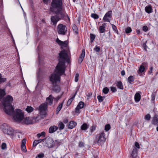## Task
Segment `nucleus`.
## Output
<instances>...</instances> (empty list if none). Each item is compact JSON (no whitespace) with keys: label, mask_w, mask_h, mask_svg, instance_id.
Instances as JSON below:
<instances>
[{"label":"nucleus","mask_w":158,"mask_h":158,"mask_svg":"<svg viewBox=\"0 0 158 158\" xmlns=\"http://www.w3.org/2000/svg\"><path fill=\"white\" fill-rule=\"evenodd\" d=\"M69 49L63 50L59 53V63L57 65L54 73L52 74L50 77V80L53 85L52 89L56 92L60 91V88L57 83L60 81V77L65 72V63L66 61L69 62L68 55Z\"/></svg>","instance_id":"obj_1"},{"label":"nucleus","mask_w":158,"mask_h":158,"mask_svg":"<svg viewBox=\"0 0 158 158\" xmlns=\"http://www.w3.org/2000/svg\"><path fill=\"white\" fill-rule=\"evenodd\" d=\"M13 101V98L12 96L8 95L4 98L2 101L4 106V111L9 115L13 114L14 112V109L11 105Z\"/></svg>","instance_id":"obj_2"},{"label":"nucleus","mask_w":158,"mask_h":158,"mask_svg":"<svg viewBox=\"0 0 158 158\" xmlns=\"http://www.w3.org/2000/svg\"><path fill=\"white\" fill-rule=\"evenodd\" d=\"M62 0H52L51 4V10L52 11H56V12H63L66 13L64 9Z\"/></svg>","instance_id":"obj_3"},{"label":"nucleus","mask_w":158,"mask_h":158,"mask_svg":"<svg viewBox=\"0 0 158 158\" xmlns=\"http://www.w3.org/2000/svg\"><path fill=\"white\" fill-rule=\"evenodd\" d=\"M56 15L52 16L51 18V23L53 25L56 26L58 22L61 19H63L65 17H66L67 20L70 21V19L69 16L66 14V13L63 12H56V11H54Z\"/></svg>","instance_id":"obj_4"},{"label":"nucleus","mask_w":158,"mask_h":158,"mask_svg":"<svg viewBox=\"0 0 158 158\" xmlns=\"http://www.w3.org/2000/svg\"><path fill=\"white\" fill-rule=\"evenodd\" d=\"M1 128L3 133L9 135L13 136L14 130L11 127L9 126L7 124L4 123L1 126Z\"/></svg>","instance_id":"obj_5"},{"label":"nucleus","mask_w":158,"mask_h":158,"mask_svg":"<svg viewBox=\"0 0 158 158\" xmlns=\"http://www.w3.org/2000/svg\"><path fill=\"white\" fill-rule=\"evenodd\" d=\"M15 112H14V114ZM13 118L16 122H21L24 118V113L20 109H17L15 114H13Z\"/></svg>","instance_id":"obj_6"},{"label":"nucleus","mask_w":158,"mask_h":158,"mask_svg":"<svg viewBox=\"0 0 158 158\" xmlns=\"http://www.w3.org/2000/svg\"><path fill=\"white\" fill-rule=\"evenodd\" d=\"M106 139L105 134L104 132L100 133L96 137V141L98 145L103 144L106 141Z\"/></svg>","instance_id":"obj_7"},{"label":"nucleus","mask_w":158,"mask_h":158,"mask_svg":"<svg viewBox=\"0 0 158 158\" xmlns=\"http://www.w3.org/2000/svg\"><path fill=\"white\" fill-rule=\"evenodd\" d=\"M40 116L32 117H26L24 118L23 120L25 123L27 124H30L38 122L39 121Z\"/></svg>","instance_id":"obj_8"},{"label":"nucleus","mask_w":158,"mask_h":158,"mask_svg":"<svg viewBox=\"0 0 158 158\" xmlns=\"http://www.w3.org/2000/svg\"><path fill=\"white\" fill-rule=\"evenodd\" d=\"M48 105L45 103H43L40 105L38 110L40 114L41 115H45L46 114L47 110Z\"/></svg>","instance_id":"obj_9"},{"label":"nucleus","mask_w":158,"mask_h":158,"mask_svg":"<svg viewBox=\"0 0 158 158\" xmlns=\"http://www.w3.org/2000/svg\"><path fill=\"white\" fill-rule=\"evenodd\" d=\"M57 31L59 34L64 35L67 31V28L65 25L60 24L57 26Z\"/></svg>","instance_id":"obj_10"},{"label":"nucleus","mask_w":158,"mask_h":158,"mask_svg":"<svg viewBox=\"0 0 158 158\" xmlns=\"http://www.w3.org/2000/svg\"><path fill=\"white\" fill-rule=\"evenodd\" d=\"M44 143L45 145L48 148H53L55 145L54 141L50 138H45Z\"/></svg>","instance_id":"obj_11"},{"label":"nucleus","mask_w":158,"mask_h":158,"mask_svg":"<svg viewBox=\"0 0 158 158\" xmlns=\"http://www.w3.org/2000/svg\"><path fill=\"white\" fill-rule=\"evenodd\" d=\"M112 11L110 10L107 12L104 16L103 20L104 22H110V18L112 17Z\"/></svg>","instance_id":"obj_12"},{"label":"nucleus","mask_w":158,"mask_h":158,"mask_svg":"<svg viewBox=\"0 0 158 158\" xmlns=\"http://www.w3.org/2000/svg\"><path fill=\"white\" fill-rule=\"evenodd\" d=\"M147 66V63L145 62H143L142 63L141 65L140 66L139 68L137 71V73L139 74L142 73L144 71L145 68Z\"/></svg>","instance_id":"obj_13"},{"label":"nucleus","mask_w":158,"mask_h":158,"mask_svg":"<svg viewBox=\"0 0 158 158\" xmlns=\"http://www.w3.org/2000/svg\"><path fill=\"white\" fill-rule=\"evenodd\" d=\"M53 97L52 95H50L49 96L46 98V103L47 105H51L53 103Z\"/></svg>","instance_id":"obj_14"},{"label":"nucleus","mask_w":158,"mask_h":158,"mask_svg":"<svg viewBox=\"0 0 158 158\" xmlns=\"http://www.w3.org/2000/svg\"><path fill=\"white\" fill-rule=\"evenodd\" d=\"M152 123L154 125L158 126V115L157 114L155 115L153 118Z\"/></svg>","instance_id":"obj_15"},{"label":"nucleus","mask_w":158,"mask_h":158,"mask_svg":"<svg viewBox=\"0 0 158 158\" xmlns=\"http://www.w3.org/2000/svg\"><path fill=\"white\" fill-rule=\"evenodd\" d=\"M106 24L107 23H104L102 26L99 27L98 31L100 33H103L105 32V28L106 27Z\"/></svg>","instance_id":"obj_16"},{"label":"nucleus","mask_w":158,"mask_h":158,"mask_svg":"<svg viewBox=\"0 0 158 158\" xmlns=\"http://www.w3.org/2000/svg\"><path fill=\"white\" fill-rule=\"evenodd\" d=\"M26 143V139H23L22 142V144L21 145V149L24 152H25L27 151L25 144Z\"/></svg>","instance_id":"obj_17"},{"label":"nucleus","mask_w":158,"mask_h":158,"mask_svg":"<svg viewBox=\"0 0 158 158\" xmlns=\"http://www.w3.org/2000/svg\"><path fill=\"white\" fill-rule=\"evenodd\" d=\"M145 10L146 12L148 13H150L152 11V6L150 4L148 5L145 7Z\"/></svg>","instance_id":"obj_18"},{"label":"nucleus","mask_w":158,"mask_h":158,"mask_svg":"<svg viewBox=\"0 0 158 158\" xmlns=\"http://www.w3.org/2000/svg\"><path fill=\"white\" fill-rule=\"evenodd\" d=\"M58 129V127L54 125L51 126L49 129V132L50 133H52L57 131Z\"/></svg>","instance_id":"obj_19"},{"label":"nucleus","mask_w":158,"mask_h":158,"mask_svg":"<svg viewBox=\"0 0 158 158\" xmlns=\"http://www.w3.org/2000/svg\"><path fill=\"white\" fill-rule=\"evenodd\" d=\"M77 123L74 121H71L69 122L68 126V128L70 129L73 128L77 125Z\"/></svg>","instance_id":"obj_20"},{"label":"nucleus","mask_w":158,"mask_h":158,"mask_svg":"<svg viewBox=\"0 0 158 158\" xmlns=\"http://www.w3.org/2000/svg\"><path fill=\"white\" fill-rule=\"evenodd\" d=\"M135 100L136 102H139L141 96L139 93L137 92L135 95Z\"/></svg>","instance_id":"obj_21"},{"label":"nucleus","mask_w":158,"mask_h":158,"mask_svg":"<svg viewBox=\"0 0 158 158\" xmlns=\"http://www.w3.org/2000/svg\"><path fill=\"white\" fill-rule=\"evenodd\" d=\"M64 125L62 122H59L58 124V127L60 131L63 129L64 128Z\"/></svg>","instance_id":"obj_22"},{"label":"nucleus","mask_w":158,"mask_h":158,"mask_svg":"<svg viewBox=\"0 0 158 158\" xmlns=\"http://www.w3.org/2000/svg\"><path fill=\"white\" fill-rule=\"evenodd\" d=\"M89 127V125L86 123H84L81 126V129L82 130H86Z\"/></svg>","instance_id":"obj_23"},{"label":"nucleus","mask_w":158,"mask_h":158,"mask_svg":"<svg viewBox=\"0 0 158 158\" xmlns=\"http://www.w3.org/2000/svg\"><path fill=\"white\" fill-rule=\"evenodd\" d=\"M137 151V148L135 147L134 148L131 154V156L132 157H134L136 156Z\"/></svg>","instance_id":"obj_24"},{"label":"nucleus","mask_w":158,"mask_h":158,"mask_svg":"<svg viewBox=\"0 0 158 158\" xmlns=\"http://www.w3.org/2000/svg\"><path fill=\"white\" fill-rule=\"evenodd\" d=\"M76 94L75 93L69 99L67 102V105L69 106L71 104L73 100L75 97V96Z\"/></svg>","instance_id":"obj_25"},{"label":"nucleus","mask_w":158,"mask_h":158,"mask_svg":"<svg viewBox=\"0 0 158 158\" xmlns=\"http://www.w3.org/2000/svg\"><path fill=\"white\" fill-rule=\"evenodd\" d=\"M117 87L120 89H123V86L122 82L121 81H118L117 82L116 84Z\"/></svg>","instance_id":"obj_26"},{"label":"nucleus","mask_w":158,"mask_h":158,"mask_svg":"<svg viewBox=\"0 0 158 158\" xmlns=\"http://www.w3.org/2000/svg\"><path fill=\"white\" fill-rule=\"evenodd\" d=\"M64 102V101L60 104L56 109V113L58 114L59 112L61 110L62 108Z\"/></svg>","instance_id":"obj_27"},{"label":"nucleus","mask_w":158,"mask_h":158,"mask_svg":"<svg viewBox=\"0 0 158 158\" xmlns=\"http://www.w3.org/2000/svg\"><path fill=\"white\" fill-rule=\"evenodd\" d=\"M134 80V78L133 76H131L128 78V81L130 84H132Z\"/></svg>","instance_id":"obj_28"},{"label":"nucleus","mask_w":158,"mask_h":158,"mask_svg":"<svg viewBox=\"0 0 158 158\" xmlns=\"http://www.w3.org/2000/svg\"><path fill=\"white\" fill-rule=\"evenodd\" d=\"M96 36L94 34L92 33H90V42L92 43L93 42Z\"/></svg>","instance_id":"obj_29"},{"label":"nucleus","mask_w":158,"mask_h":158,"mask_svg":"<svg viewBox=\"0 0 158 158\" xmlns=\"http://www.w3.org/2000/svg\"><path fill=\"white\" fill-rule=\"evenodd\" d=\"M73 29L76 34H78V28L76 25L74 24L73 26Z\"/></svg>","instance_id":"obj_30"},{"label":"nucleus","mask_w":158,"mask_h":158,"mask_svg":"<svg viewBox=\"0 0 158 158\" xmlns=\"http://www.w3.org/2000/svg\"><path fill=\"white\" fill-rule=\"evenodd\" d=\"M156 96V94L155 93H153L151 95V101L153 104L155 103V100Z\"/></svg>","instance_id":"obj_31"},{"label":"nucleus","mask_w":158,"mask_h":158,"mask_svg":"<svg viewBox=\"0 0 158 158\" xmlns=\"http://www.w3.org/2000/svg\"><path fill=\"white\" fill-rule=\"evenodd\" d=\"M85 49H83L82 50V53L80 55L79 57L83 59L85 56Z\"/></svg>","instance_id":"obj_32"},{"label":"nucleus","mask_w":158,"mask_h":158,"mask_svg":"<svg viewBox=\"0 0 158 158\" xmlns=\"http://www.w3.org/2000/svg\"><path fill=\"white\" fill-rule=\"evenodd\" d=\"M98 99L99 102H102L103 101L105 98V96L102 97L101 95H99L97 97Z\"/></svg>","instance_id":"obj_33"},{"label":"nucleus","mask_w":158,"mask_h":158,"mask_svg":"<svg viewBox=\"0 0 158 158\" xmlns=\"http://www.w3.org/2000/svg\"><path fill=\"white\" fill-rule=\"evenodd\" d=\"M26 110L28 113L32 112L33 110V109L31 106H27L26 109Z\"/></svg>","instance_id":"obj_34"},{"label":"nucleus","mask_w":158,"mask_h":158,"mask_svg":"<svg viewBox=\"0 0 158 158\" xmlns=\"http://www.w3.org/2000/svg\"><path fill=\"white\" fill-rule=\"evenodd\" d=\"M112 29L113 31L117 34H118V32L117 29L116 27L114 24H112Z\"/></svg>","instance_id":"obj_35"},{"label":"nucleus","mask_w":158,"mask_h":158,"mask_svg":"<svg viewBox=\"0 0 158 158\" xmlns=\"http://www.w3.org/2000/svg\"><path fill=\"white\" fill-rule=\"evenodd\" d=\"M91 17L94 19H97L99 18L98 15L96 14L92 13L91 15Z\"/></svg>","instance_id":"obj_36"},{"label":"nucleus","mask_w":158,"mask_h":158,"mask_svg":"<svg viewBox=\"0 0 158 158\" xmlns=\"http://www.w3.org/2000/svg\"><path fill=\"white\" fill-rule=\"evenodd\" d=\"M151 118V116L150 114H147L144 117V118L146 120L150 121Z\"/></svg>","instance_id":"obj_37"},{"label":"nucleus","mask_w":158,"mask_h":158,"mask_svg":"<svg viewBox=\"0 0 158 158\" xmlns=\"http://www.w3.org/2000/svg\"><path fill=\"white\" fill-rule=\"evenodd\" d=\"M132 31L131 28L130 27H127L125 29V32L126 34H128Z\"/></svg>","instance_id":"obj_38"},{"label":"nucleus","mask_w":158,"mask_h":158,"mask_svg":"<svg viewBox=\"0 0 158 158\" xmlns=\"http://www.w3.org/2000/svg\"><path fill=\"white\" fill-rule=\"evenodd\" d=\"M84 103L82 102H79L77 106L80 108H82L84 107Z\"/></svg>","instance_id":"obj_39"},{"label":"nucleus","mask_w":158,"mask_h":158,"mask_svg":"<svg viewBox=\"0 0 158 158\" xmlns=\"http://www.w3.org/2000/svg\"><path fill=\"white\" fill-rule=\"evenodd\" d=\"M109 89L107 87L104 88L102 90L103 93L105 94H107L109 91Z\"/></svg>","instance_id":"obj_40"},{"label":"nucleus","mask_w":158,"mask_h":158,"mask_svg":"<svg viewBox=\"0 0 158 158\" xmlns=\"http://www.w3.org/2000/svg\"><path fill=\"white\" fill-rule=\"evenodd\" d=\"M68 45V42L67 41L64 42L63 41V43H62L61 45V47H67Z\"/></svg>","instance_id":"obj_41"},{"label":"nucleus","mask_w":158,"mask_h":158,"mask_svg":"<svg viewBox=\"0 0 158 158\" xmlns=\"http://www.w3.org/2000/svg\"><path fill=\"white\" fill-rule=\"evenodd\" d=\"M1 77V74L0 73V84L5 82L6 81V78H2Z\"/></svg>","instance_id":"obj_42"},{"label":"nucleus","mask_w":158,"mask_h":158,"mask_svg":"<svg viewBox=\"0 0 158 158\" xmlns=\"http://www.w3.org/2000/svg\"><path fill=\"white\" fill-rule=\"evenodd\" d=\"M55 142L56 144H57L58 146L62 144V143L61 140H59L58 139L56 140H55Z\"/></svg>","instance_id":"obj_43"},{"label":"nucleus","mask_w":158,"mask_h":158,"mask_svg":"<svg viewBox=\"0 0 158 158\" xmlns=\"http://www.w3.org/2000/svg\"><path fill=\"white\" fill-rule=\"evenodd\" d=\"M110 128V124H107L106 125L105 127V130L106 131H108Z\"/></svg>","instance_id":"obj_44"},{"label":"nucleus","mask_w":158,"mask_h":158,"mask_svg":"<svg viewBox=\"0 0 158 158\" xmlns=\"http://www.w3.org/2000/svg\"><path fill=\"white\" fill-rule=\"evenodd\" d=\"M100 47L96 45L94 48V50L96 52H99L100 51Z\"/></svg>","instance_id":"obj_45"},{"label":"nucleus","mask_w":158,"mask_h":158,"mask_svg":"<svg viewBox=\"0 0 158 158\" xmlns=\"http://www.w3.org/2000/svg\"><path fill=\"white\" fill-rule=\"evenodd\" d=\"M44 156V155L43 153H39L37 155V156L36 157V158H37L38 157L39 158H43Z\"/></svg>","instance_id":"obj_46"},{"label":"nucleus","mask_w":158,"mask_h":158,"mask_svg":"<svg viewBox=\"0 0 158 158\" xmlns=\"http://www.w3.org/2000/svg\"><path fill=\"white\" fill-rule=\"evenodd\" d=\"M96 129V126L93 125L90 127V132L92 133Z\"/></svg>","instance_id":"obj_47"},{"label":"nucleus","mask_w":158,"mask_h":158,"mask_svg":"<svg viewBox=\"0 0 158 158\" xmlns=\"http://www.w3.org/2000/svg\"><path fill=\"white\" fill-rule=\"evenodd\" d=\"M78 146L80 148H82L84 147V143L82 141H80L79 143Z\"/></svg>","instance_id":"obj_48"},{"label":"nucleus","mask_w":158,"mask_h":158,"mask_svg":"<svg viewBox=\"0 0 158 158\" xmlns=\"http://www.w3.org/2000/svg\"><path fill=\"white\" fill-rule=\"evenodd\" d=\"M6 145L5 143H2L1 145V148L2 149H5L6 148Z\"/></svg>","instance_id":"obj_49"},{"label":"nucleus","mask_w":158,"mask_h":158,"mask_svg":"<svg viewBox=\"0 0 158 158\" xmlns=\"http://www.w3.org/2000/svg\"><path fill=\"white\" fill-rule=\"evenodd\" d=\"M56 42H57L59 45H61L62 43H63V41L60 40L58 38H57L56 40Z\"/></svg>","instance_id":"obj_50"},{"label":"nucleus","mask_w":158,"mask_h":158,"mask_svg":"<svg viewBox=\"0 0 158 158\" xmlns=\"http://www.w3.org/2000/svg\"><path fill=\"white\" fill-rule=\"evenodd\" d=\"M79 76V74L78 73H77L76 74L75 79V81L76 82H77L78 80V77Z\"/></svg>","instance_id":"obj_51"},{"label":"nucleus","mask_w":158,"mask_h":158,"mask_svg":"<svg viewBox=\"0 0 158 158\" xmlns=\"http://www.w3.org/2000/svg\"><path fill=\"white\" fill-rule=\"evenodd\" d=\"M110 90L112 92L114 93L117 91L115 87H111L110 88Z\"/></svg>","instance_id":"obj_52"},{"label":"nucleus","mask_w":158,"mask_h":158,"mask_svg":"<svg viewBox=\"0 0 158 158\" xmlns=\"http://www.w3.org/2000/svg\"><path fill=\"white\" fill-rule=\"evenodd\" d=\"M38 144V142L36 140H35L34 141L33 143V147L36 146Z\"/></svg>","instance_id":"obj_53"},{"label":"nucleus","mask_w":158,"mask_h":158,"mask_svg":"<svg viewBox=\"0 0 158 158\" xmlns=\"http://www.w3.org/2000/svg\"><path fill=\"white\" fill-rule=\"evenodd\" d=\"M80 109H81V108H80L79 107L77 106L76 108H75V113H80L79 110Z\"/></svg>","instance_id":"obj_54"},{"label":"nucleus","mask_w":158,"mask_h":158,"mask_svg":"<svg viewBox=\"0 0 158 158\" xmlns=\"http://www.w3.org/2000/svg\"><path fill=\"white\" fill-rule=\"evenodd\" d=\"M143 30L144 31H147L148 30V27L146 26H144L143 27Z\"/></svg>","instance_id":"obj_55"},{"label":"nucleus","mask_w":158,"mask_h":158,"mask_svg":"<svg viewBox=\"0 0 158 158\" xmlns=\"http://www.w3.org/2000/svg\"><path fill=\"white\" fill-rule=\"evenodd\" d=\"M37 140L38 143H39L41 142H43L44 143L45 138L43 139H39Z\"/></svg>","instance_id":"obj_56"},{"label":"nucleus","mask_w":158,"mask_h":158,"mask_svg":"<svg viewBox=\"0 0 158 158\" xmlns=\"http://www.w3.org/2000/svg\"><path fill=\"white\" fill-rule=\"evenodd\" d=\"M106 36L105 34H104L102 35V38L101 39V40H103V41H107V40H105V39L103 38L104 37H106V39L107 37H106Z\"/></svg>","instance_id":"obj_57"},{"label":"nucleus","mask_w":158,"mask_h":158,"mask_svg":"<svg viewBox=\"0 0 158 158\" xmlns=\"http://www.w3.org/2000/svg\"><path fill=\"white\" fill-rule=\"evenodd\" d=\"M153 68L152 66L150 68L149 70L148 71V74H150L152 73V72Z\"/></svg>","instance_id":"obj_58"},{"label":"nucleus","mask_w":158,"mask_h":158,"mask_svg":"<svg viewBox=\"0 0 158 158\" xmlns=\"http://www.w3.org/2000/svg\"><path fill=\"white\" fill-rule=\"evenodd\" d=\"M135 147L136 148H140V146H139V144L137 142H135Z\"/></svg>","instance_id":"obj_59"},{"label":"nucleus","mask_w":158,"mask_h":158,"mask_svg":"<svg viewBox=\"0 0 158 158\" xmlns=\"http://www.w3.org/2000/svg\"><path fill=\"white\" fill-rule=\"evenodd\" d=\"M83 59L79 57L78 60V62L79 64H81L83 61Z\"/></svg>","instance_id":"obj_60"},{"label":"nucleus","mask_w":158,"mask_h":158,"mask_svg":"<svg viewBox=\"0 0 158 158\" xmlns=\"http://www.w3.org/2000/svg\"><path fill=\"white\" fill-rule=\"evenodd\" d=\"M41 136L44 137L45 136V132L44 131H43L42 132L40 133Z\"/></svg>","instance_id":"obj_61"},{"label":"nucleus","mask_w":158,"mask_h":158,"mask_svg":"<svg viewBox=\"0 0 158 158\" xmlns=\"http://www.w3.org/2000/svg\"><path fill=\"white\" fill-rule=\"evenodd\" d=\"M121 74L122 76L125 75V71L124 70L122 71L121 72Z\"/></svg>","instance_id":"obj_62"},{"label":"nucleus","mask_w":158,"mask_h":158,"mask_svg":"<svg viewBox=\"0 0 158 158\" xmlns=\"http://www.w3.org/2000/svg\"><path fill=\"white\" fill-rule=\"evenodd\" d=\"M63 122L65 123H67L68 122V120L67 119H65L63 120Z\"/></svg>","instance_id":"obj_63"},{"label":"nucleus","mask_w":158,"mask_h":158,"mask_svg":"<svg viewBox=\"0 0 158 158\" xmlns=\"http://www.w3.org/2000/svg\"><path fill=\"white\" fill-rule=\"evenodd\" d=\"M49 0H43V2L44 3L47 4L48 3V2Z\"/></svg>","instance_id":"obj_64"}]
</instances>
